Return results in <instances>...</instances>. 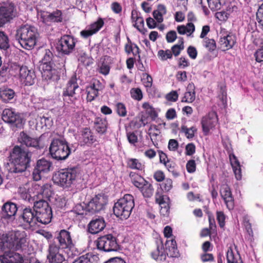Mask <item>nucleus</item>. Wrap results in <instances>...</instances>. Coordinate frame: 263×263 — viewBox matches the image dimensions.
<instances>
[{
  "label": "nucleus",
  "instance_id": "11",
  "mask_svg": "<svg viewBox=\"0 0 263 263\" xmlns=\"http://www.w3.org/2000/svg\"><path fill=\"white\" fill-rule=\"evenodd\" d=\"M107 198L104 194H98L92 197L85 207L86 212L91 214L97 213L105 208Z\"/></svg>",
  "mask_w": 263,
  "mask_h": 263
},
{
  "label": "nucleus",
  "instance_id": "10",
  "mask_svg": "<svg viewBox=\"0 0 263 263\" xmlns=\"http://www.w3.org/2000/svg\"><path fill=\"white\" fill-rule=\"evenodd\" d=\"M95 242L97 249L104 252L115 251L119 248L117 238L111 234L99 237Z\"/></svg>",
  "mask_w": 263,
  "mask_h": 263
},
{
  "label": "nucleus",
  "instance_id": "60",
  "mask_svg": "<svg viewBox=\"0 0 263 263\" xmlns=\"http://www.w3.org/2000/svg\"><path fill=\"white\" fill-rule=\"evenodd\" d=\"M178 96L179 95L177 90H172L166 94L165 99L168 101L175 102L178 100Z\"/></svg>",
  "mask_w": 263,
  "mask_h": 263
},
{
  "label": "nucleus",
  "instance_id": "19",
  "mask_svg": "<svg viewBox=\"0 0 263 263\" xmlns=\"http://www.w3.org/2000/svg\"><path fill=\"white\" fill-rule=\"evenodd\" d=\"M218 116L215 111H211L203 116L201 120L203 132L214 130L218 124Z\"/></svg>",
  "mask_w": 263,
  "mask_h": 263
},
{
  "label": "nucleus",
  "instance_id": "44",
  "mask_svg": "<svg viewBox=\"0 0 263 263\" xmlns=\"http://www.w3.org/2000/svg\"><path fill=\"white\" fill-rule=\"evenodd\" d=\"M72 263H96L94 256L89 253L83 255L76 259Z\"/></svg>",
  "mask_w": 263,
  "mask_h": 263
},
{
  "label": "nucleus",
  "instance_id": "18",
  "mask_svg": "<svg viewBox=\"0 0 263 263\" xmlns=\"http://www.w3.org/2000/svg\"><path fill=\"white\" fill-rule=\"evenodd\" d=\"M52 163L45 159L39 160L32 172V178L34 181L41 179L42 176L50 171Z\"/></svg>",
  "mask_w": 263,
  "mask_h": 263
},
{
  "label": "nucleus",
  "instance_id": "46",
  "mask_svg": "<svg viewBox=\"0 0 263 263\" xmlns=\"http://www.w3.org/2000/svg\"><path fill=\"white\" fill-rule=\"evenodd\" d=\"M203 45L210 52L214 51L216 48V43L215 41L213 39L205 37L203 40Z\"/></svg>",
  "mask_w": 263,
  "mask_h": 263
},
{
  "label": "nucleus",
  "instance_id": "38",
  "mask_svg": "<svg viewBox=\"0 0 263 263\" xmlns=\"http://www.w3.org/2000/svg\"><path fill=\"white\" fill-rule=\"evenodd\" d=\"M195 29V26L193 23L191 22L188 23L186 26L179 25L177 27V30L178 33L181 35L187 34L190 35L194 32Z\"/></svg>",
  "mask_w": 263,
  "mask_h": 263
},
{
  "label": "nucleus",
  "instance_id": "29",
  "mask_svg": "<svg viewBox=\"0 0 263 263\" xmlns=\"http://www.w3.org/2000/svg\"><path fill=\"white\" fill-rule=\"evenodd\" d=\"M196 98L195 86L193 83H190L187 85L186 91L181 98V101L183 103H192Z\"/></svg>",
  "mask_w": 263,
  "mask_h": 263
},
{
  "label": "nucleus",
  "instance_id": "31",
  "mask_svg": "<svg viewBox=\"0 0 263 263\" xmlns=\"http://www.w3.org/2000/svg\"><path fill=\"white\" fill-rule=\"evenodd\" d=\"M44 21L45 22L59 23L62 22L63 20L62 13L61 10H57L52 13L47 12L44 15Z\"/></svg>",
  "mask_w": 263,
  "mask_h": 263
},
{
  "label": "nucleus",
  "instance_id": "21",
  "mask_svg": "<svg viewBox=\"0 0 263 263\" xmlns=\"http://www.w3.org/2000/svg\"><path fill=\"white\" fill-rule=\"evenodd\" d=\"M220 195L227 206L230 210L234 209L235 206L234 199L231 190L227 184H223L221 186Z\"/></svg>",
  "mask_w": 263,
  "mask_h": 263
},
{
  "label": "nucleus",
  "instance_id": "3",
  "mask_svg": "<svg viewBox=\"0 0 263 263\" xmlns=\"http://www.w3.org/2000/svg\"><path fill=\"white\" fill-rule=\"evenodd\" d=\"M38 36L39 33L35 27L25 25L17 29L15 39L22 47L31 50L36 45Z\"/></svg>",
  "mask_w": 263,
  "mask_h": 263
},
{
  "label": "nucleus",
  "instance_id": "62",
  "mask_svg": "<svg viewBox=\"0 0 263 263\" xmlns=\"http://www.w3.org/2000/svg\"><path fill=\"white\" fill-rule=\"evenodd\" d=\"M186 169L188 173H193L196 170V164L193 159L189 160L186 164Z\"/></svg>",
  "mask_w": 263,
  "mask_h": 263
},
{
  "label": "nucleus",
  "instance_id": "17",
  "mask_svg": "<svg viewBox=\"0 0 263 263\" xmlns=\"http://www.w3.org/2000/svg\"><path fill=\"white\" fill-rule=\"evenodd\" d=\"M17 211L16 204L7 202L2 208L1 213V219L3 221H5L7 223L12 221L14 219Z\"/></svg>",
  "mask_w": 263,
  "mask_h": 263
},
{
  "label": "nucleus",
  "instance_id": "23",
  "mask_svg": "<svg viewBox=\"0 0 263 263\" xmlns=\"http://www.w3.org/2000/svg\"><path fill=\"white\" fill-rule=\"evenodd\" d=\"M106 227L103 217H98L92 219L88 224V231L92 234H98L103 231Z\"/></svg>",
  "mask_w": 263,
  "mask_h": 263
},
{
  "label": "nucleus",
  "instance_id": "6",
  "mask_svg": "<svg viewBox=\"0 0 263 263\" xmlns=\"http://www.w3.org/2000/svg\"><path fill=\"white\" fill-rule=\"evenodd\" d=\"M134 206L133 196L127 194L115 203L113 207L114 213L116 217L121 219H127L130 215Z\"/></svg>",
  "mask_w": 263,
  "mask_h": 263
},
{
  "label": "nucleus",
  "instance_id": "13",
  "mask_svg": "<svg viewBox=\"0 0 263 263\" xmlns=\"http://www.w3.org/2000/svg\"><path fill=\"white\" fill-rule=\"evenodd\" d=\"M15 69L19 72L20 82L26 86H31L34 84L36 79L35 72L26 66L16 65Z\"/></svg>",
  "mask_w": 263,
  "mask_h": 263
},
{
  "label": "nucleus",
  "instance_id": "5",
  "mask_svg": "<svg viewBox=\"0 0 263 263\" xmlns=\"http://www.w3.org/2000/svg\"><path fill=\"white\" fill-rule=\"evenodd\" d=\"M26 234L25 231H11L3 235L2 248L21 250L26 246Z\"/></svg>",
  "mask_w": 263,
  "mask_h": 263
},
{
  "label": "nucleus",
  "instance_id": "20",
  "mask_svg": "<svg viewBox=\"0 0 263 263\" xmlns=\"http://www.w3.org/2000/svg\"><path fill=\"white\" fill-rule=\"evenodd\" d=\"M40 69L42 77L46 80L57 81L60 79L57 70L52 67L51 63H41Z\"/></svg>",
  "mask_w": 263,
  "mask_h": 263
},
{
  "label": "nucleus",
  "instance_id": "22",
  "mask_svg": "<svg viewBox=\"0 0 263 263\" xmlns=\"http://www.w3.org/2000/svg\"><path fill=\"white\" fill-rule=\"evenodd\" d=\"M36 217V212H35L34 205L32 208L28 206H25L23 209L21 218L24 222L27 223L31 227H33L37 224Z\"/></svg>",
  "mask_w": 263,
  "mask_h": 263
},
{
  "label": "nucleus",
  "instance_id": "14",
  "mask_svg": "<svg viewBox=\"0 0 263 263\" xmlns=\"http://www.w3.org/2000/svg\"><path fill=\"white\" fill-rule=\"evenodd\" d=\"M77 39L70 35L61 36L57 47L58 50L63 54L69 55L74 50Z\"/></svg>",
  "mask_w": 263,
  "mask_h": 263
},
{
  "label": "nucleus",
  "instance_id": "41",
  "mask_svg": "<svg viewBox=\"0 0 263 263\" xmlns=\"http://www.w3.org/2000/svg\"><path fill=\"white\" fill-rule=\"evenodd\" d=\"M167 171L171 173L173 176L177 177L179 176V173L177 170L176 163L170 160H167L166 162L164 164Z\"/></svg>",
  "mask_w": 263,
  "mask_h": 263
},
{
  "label": "nucleus",
  "instance_id": "1",
  "mask_svg": "<svg viewBox=\"0 0 263 263\" xmlns=\"http://www.w3.org/2000/svg\"><path fill=\"white\" fill-rule=\"evenodd\" d=\"M74 246L71 232L62 229L58 233L53 241L49 244L47 259L52 262L64 261L65 258L61 252L71 251Z\"/></svg>",
  "mask_w": 263,
  "mask_h": 263
},
{
  "label": "nucleus",
  "instance_id": "64",
  "mask_svg": "<svg viewBox=\"0 0 263 263\" xmlns=\"http://www.w3.org/2000/svg\"><path fill=\"white\" fill-rule=\"evenodd\" d=\"M256 19L258 22L263 26V3L258 9L256 13Z\"/></svg>",
  "mask_w": 263,
  "mask_h": 263
},
{
  "label": "nucleus",
  "instance_id": "47",
  "mask_svg": "<svg viewBox=\"0 0 263 263\" xmlns=\"http://www.w3.org/2000/svg\"><path fill=\"white\" fill-rule=\"evenodd\" d=\"M18 192L20 197L25 200H27L29 202H33L34 203V200L32 198L28 192V190L24 187H20Z\"/></svg>",
  "mask_w": 263,
  "mask_h": 263
},
{
  "label": "nucleus",
  "instance_id": "40",
  "mask_svg": "<svg viewBox=\"0 0 263 263\" xmlns=\"http://www.w3.org/2000/svg\"><path fill=\"white\" fill-rule=\"evenodd\" d=\"M126 164L127 167L132 170L142 171L145 168L144 165L136 158H128L127 160Z\"/></svg>",
  "mask_w": 263,
  "mask_h": 263
},
{
  "label": "nucleus",
  "instance_id": "2",
  "mask_svg": "<svg viewBox=\"0 0 263 263\" xmlns=\"http://www.w3.org/2000/svg\"><path fill=\"white\" fill-rule=\"evenodd\" d=\"M9 171L11 173H22L29 167L31 155L18 145L14 146L8 157Z\"/></svg>",
  "mask_w": 263,
  "mask_h": 263
},
{
  "label": "nucleus",
  "instance_id": "63",
  "mask_svg": "<svg viewBox=\"0 0 263 263\" xmlns=\"http://www.w3.org/2000/svg\"><path fill=\"white\" fill-rule=\"evenodd\" d=\"M254 57L257 62H263V45L255 51Z\"/></svg>",
  "mask_w": 263,
  "mask_h": 263
},
{
  "label": "nucleus",
  "instance_id": "15",
  "mask_svg": "<svg viewBox=\"0 0 263 263\" xmlns=\"http://www.w3.org/2000/svg\"><path fill=\"white\" fill-rule=\"evenodd\" d=\"M2 249L4 254L0 256L1 263H30L28 259H24L22 255L15 252V250Z\"/></svg>",
  "mask_w": 263,
  "mask_h": 263
},
{
  "label": "nucleus",
  "instance_id": "4",
  "mask_svg": "<svg viewBox=\"0 0 263 263\" xmlns=\"http://www.w3.org/2000/svg\"><path fill=\"white\" fill-rule=\"evenodd\" d=\"M79 174L78 167H68L54 173L52 180L55 184L63 189H69L74 183Z\"/></svg>",
  "mask_w": 263,
  "mask_h": 263
},
{
  "label": "nucleus",
  "instance_id": "51",
  "mask_svg": "<svg viewBox=\"0 0 263 263\" xmlns=\"http://www.w3.org/2000/svg\"><path fill=\"white\" fill-rule=\"evenodd\" d=\"M132 98L136 100L140 101L143 98V93L140 88H134L130 90Z\"/></svg>",
  "mask_w": 263,
  "mask_h": 263
},
{
  "label": "nucleus",
  "instance_id": "49",
  "mask_svg": "<svg viewBox=\"0 0 263 263\" xmlns=\"http://www.w3.org/2000/svg\"><path fill=\"white\" fill-rule=\"evenodd\" d=\"M9 47V40L7 35L0 31V48L7 49Z\"/></svg>",
  "mask_w": 263,
  "mask_h": 263
},
{
  "label": "nucleus",
  "instance_id": "30",
  "mask_svg": "<svg viewBox=\"0 0 263 263\" xmlns=\"http://www.w3.org/2000/svg\"><path fill=\"white\" fill-rule=\"evenodd\" d=\"M129 177L133 185L138 189L147 181L143 176L134 172H130Z\"/></svg>",
  "mask_w": 263,
  "mask_h": 263
},
{
  "label": "nucleus",
  "instance_id": "58",
  "mask_svg": "<svg viewBox=\"0 0 263 263\" xmlns=\"http://www.w3.org/2000/svg\"><path fill=\"white\" fill-rule=\"evenodd\" d=\"M216 218L219 227L221 228L225 226L226 216L222 211H217L216 212Z\"/></svg>",
  "mask_w": 263,
  "mask_h": 263
},
{
  "label": "nucleus",
  "instance_id": "43",
  "mask_svg": "<svg viewBox=\"0 0 263 263\" xmlns=\"http://www.w3.org/2000/svg\"><path fill=\"white\" fill-rule=\"evenodd\" d=\"M155 202L158 204H166V202H171L169 197L164 195L161 192L157 191L155 196Z\"/></svg>",
  "mask_w": 263,
  "mask_h": 263
},
{
  "label": "nucleus",
  "instance_id": "59",
  "mask_svg": "<svg viewBox=\"0 0 263 263\" xmlns=\"http://www.w3.org/2000/svg\"><path fill=\"white\" fill-rule=\"evenodd\" d=\"M95 127L96 132H106L107 130L106 122L101 120L96 122Z\"/></svg>",
  "mask_w": 263,
  "mask_h": 263
},
{
  "label": "nucleus",
  "instance_id": "50",
  "mask_svg": "<svg viewBox=\"0 0 263 263\" xmlns=\"http://www.w3.org/2000/svg\"><path fill=\"white\" fill-rule=\"evenodd\" d=\"M104 24L103 18L99 17L96 22L90 25V28L96 33L103 26Z\"/></svg>",
  "mask_w": 263,
  "mask_h": 263
},
{
  "label": "nucleus",
  "instance_id": "37",
  "mask_svg": "<svg viewBox=\"0 0 263 263\" xmlns=\"http://www.w3.org/2000/svg\"><path fill=\"white\" fill-rule=\"evenodd\" d=\"M139 190L140 191L144 198H150L153 195L154 188L153 185L148 181L142 185Z\"/></svg>",
  "mask_w": 263,
  "mask_h": 263
},
{
  "label": "nucleus",
  "instance_id": "7",
  "mask_svg": "<svg viewBox=\"0 0 263 263\" xmlns=\"http://www.w3.org/2000/svg\"><path fill=\"white\" fill-rule=\"evenodd\" d=\"M51 157L57 160L66 159L71 153L68 142L65 139H53L49 146Z\"/></svg>",
  "mask_w": 263,
  "mask_h": 263
},
{
  "label": "nucleus",
  "instance_id": "36",
  "mask_svg": "<svg viewBox=\"0 0 263 263\" xmlns=\"http://www.w3.org/2000/svg\"><path fill=\"white\" fill-rule=\"evenodd\" d=\"M227 260L228 263H243L239 253L238 252L235 253L232 247L228 249Z\"/></svg>",
  "mask_w": 263,
  "mask_h": 263
},
{
  "label": "nucleus",
  "instance_id": "56",
  "mask_svg": "<svg viewBox=\"0 0 263 263\" xmlns=\"http://www.w3.org/2000/svg\"><path fill=\"white\" fill-rule=\"evenodd\" d=\"M210 8L212 11H216L221 8L220 0H208Z\"/></svg>",
  "mask_w": 263,
  "mask_h": 263
},
{
  "label": "nucleus",
  "instance_id": "42",
  "mask_svg": "<svg viewBox=\"0 0 263 263\" xmlns=\"http://www.w3.org/2000/svg\"><path fill=\"white\" fill-rule=\"evenodd\" d=\"M172 246L166 248V252L165 253L166 256L168 257H177L179 255V251L176 246V241L172 239L171 241Z\"/></svg>",
  "mask_w": 263,
  "mask_h": 263
},
{
  "label": "nucleus",
  "instance_id": "25",
  "mask_svg": "<svg viewBox=\"0 0 263 263\" xmlns=\"http://www.w3.org/2000/svg\"><path fill=\"white\" fill-rule=\"evenodd\" d=\"M102 89V86L100 81L95 80L89 86L87 87V97L88 102H91L99 95V91Z\"/></svg>",
  "mask_w": 263,
  "mask_h": 263
},
{
  "label": "nucleus",
  "instance_id": "28",
  "mask_svg": "<svg viewBox=\"0 0 263 263\" xmlns=\"http://www.w3.org/2000/svg\"><path fill=\"white\" fill-rule=\"evenodd\" d=\"M111 61V59L109 56L105 55L101 58L98 65V72L104 76L108 74L110 70Z\"/></svg>",
  "mask_w": 263,
  "mask_h": 263
},
{
  "label": "nucleus",
  "instance_id": "26",
  "mask_svg": "<svg viewBox=\"0 0 263 263\" xmlns=\"http://www.w3.org/2000/svg\"><path fill=\"white\" fill-rule=\"evenodd\" d=\"M18 141L27 147H32L37 149L41 148L39 144V139L32 138L26 133H20V136L18 137Z\"/></svg>",
  "mask_w": 263,
  "mask_h": 263
},
{
  "label": "nucleus",
  "instance_id": "34",
  "mask_svg": "<svg viewBox=\"0 0 263 263\" xmlns=\"http://www.w3.org/2000/svg\"><path fill=\"white\" fill-rule=\"evenodd\" d=\"M15 96L14 91L11 88L4 87L0 88V98L4 102H9Z\"/></svg>",
  "mask_w": 263,
  "mask_h": 263
},
{
  "label": "nucleus",
  "instance_id": "54",
  "mask_svg": "<svg viewBox=\"0 0 263 263\" xmlns=\"http://www.w3.org/2000/svg\"><path fill=\"white\" fill-rule=\"evenodd\" d=\"M170 204L171 202H166L165 204L163 203L159 204L160 207V213L161 215L164 217L168 216L170 212Z\"/></svg>",
  "mask_w": 263,
  "mask_h": 263
},
{
  "label": "nucleus",
  "instance_id": "52",
  "mask_svg": "<svg viewBox=\"0 0 263 263\" xmlns=\"http://www.w3.org/2000/svg\"><path fill=\"white\" fill-rule=\"evenodd\" d=\"M158 55L161 60L164 61L168 59L172 58V53L170 50H160L158 52Z\"/></svg>",
  "mask_w": 263,
  "mask_h": 263
},
{
  "label": "nucleus",
  "instance_id": "48",
  "mask_svg": "<svg viewBox=\"0 0 263 263\" xmlns=\"http://www.w3.org/2000/svg\"><path fill=\"white\" fill-rule=\"evenodd\" d=\"M160 186L163 192L167 193L173 189V180L171 178H166L162 181Z\"/></svg>",
  "mask_w": 263,
  "mask_h": 263
},
{
  "label": "nucleus",
  "instance_id": "61",
  "mask_svg": "<svg viewBox=\"0 0 263 263\" xmlns=\"http://www.w3.org/2000/svg\"><path fill=\"white\" fill-rule=\"evenodd\" d=\"M153 178L157 182H161L165 179V175L162 171L157 170L154 173Z\"/></svg>",
  "mask_w": 263,
  "mask_h": 263
},
{
  "label": "nucleus",
  "instance_id": "27",
  "mask_svg": "<svg viewBox=\"0 0 263 263\" xmlns=\"http://www.w3.org/2000/svg\"><path fill=\"white\" fill-rule=\"evenodd\" d=\"M151 257L158 262L164 261L166 259L163 245L162 241L157 242L156 249L151 253Z\"/></svg>",
  "mask_w": 263,
  "mask_h": 263
},
{
  "label": "nucleus",
  "instance_id": "45",
  "mask_svg": "<svg viewBox=\"0 0 263 263\" xmlns=\"http://www.w3.org/2000/svg\"><path fill=\"white\" fill-rule=\"evenodd\" d=\"M51 120L50 118L45 117L44 116L40 118V123L37 122L36 123V130H39L40 129L38 127H41V129L43 130H46L47 127L50 125Z\"/></svg>",
  "mask_w": 263,
  "mask_h": 263
},
{
  "label": "nucleus",
  "instance_id": "39",
  "mask_svg": "<svg viewBox=\"0 0 263 263\" xmlns=\"http://www.w3.org/2000/svg\"><path fill=\"white\" fill-rule=\"evenodd\" d=\"M142 108L144 109L145 114L152 120H155L158 117V112L156 109L153 107L148 102H144L143 103Z\"/></svg>",
  "mask_w": 263,
  "mask_h": 263
},
{
  "label": "nucleus",
  "instance_id": "35",
  "mask_svg": "<svg viewBox=\"0 0 263 263\" xmlns=\"http://www.w3.org/2000/svg\"><path fill=\"white\" fill-rule=\"evenodd\" d=\"M227 260L228 263H243L239 253L238 252L235 253L232 247L228 249Z\"/></svg>",
  "mask_w": 263,
  "mask_h": 263
},
{
  "label": "nucleus",
  "instance_id": "53",
  "mask_svg": "<svg viewBox=\"0 0 263 263\" xmlns=\"http://www.w3.org/2000/svg\"><path fill=\"white\" fill-rule=\"evenodd\" d=\"M116 111L120 117H125L126 115L127 111L125 105L122 103H118L116 105Z\"/></svg>",
  "mask_w": 263,
  "mask_h": 263
},
{
  "label": "nucleus",
  "instance_id": "12",
  "mask_svg": "<svg viewBox=\"0 0 263 263\" xmlns=\"http://www.w3.org/2000/svg\"><path fill=\"white\" fill-rule=\"evenodd\" d=\"M2 119L5 122L10 123L13 127L17 129L23 127L25 120L18 113L11 108H5L2 113Z\"/></svg>",
  "mask_w": 263,
  "mask_h": 263
},
{
  "label": "nucleus",
  "instance_id": "24",
  "mask_svg": "<svg viewBox=\"0 0 263 263\" xmlns=\"http://www.w3.org/2000/svg\"><path fill=\"white\" fill-rule=\"evenodd\" d=\"M236 42V37L234 35L230 33L227 34L226 35L220 36L218 42L219 48L222 51H227L232 49Z\"/></svg>",
  "mask_w": 263,
  "mask_h": 263
},
{
  "label": "nucleus",
  "instance_id": "57",
  "mask_svg": "<svg viewBox=\"0 0 263 263\" xmlns=\"http://www.w3.org/2000/svg\"><path fill=\"white\" fill-rule=\"evenodd\" d=\"M53 57V53L49 49H45L44 57L42 59L41 63H51Z\"/></svg>",
  "mask_w": 263,
  "mask_h": 263
},
{
  "label": "nucleus",
  "instance_id": "16",
  "mask_svg": "<svg viewBox=\"0 0 263 263\" xmlns=\"http://www.w3.org/2000/svg\"><path fill=\"white\" fill-rule=\"evenodd\" d=\"M17 15V11L12 3L0 7V27L13 19Z\"/></svg>",
  "mask_w": 263,
  "mask_h": 263
},
{
  "label": "nucleus",
  "instance_id": "55",
  "mask_svg": "<svg viewBox=\"0 0 263 263\" xmlns=\"http://www.w3.org/2000/svg\"><path fill=\"white\" fill-rule=\"evenodd\" d=\"M141 80L145 87L151 88L152 86L153 78L149 74L143 73V78Z\"/></svg>",
  "mask_w": 263,
  "mask_h": 263
},
{
  "label": "nucleus",
  "instance_id": "9",
  "mask_svg": "<svg viewBox=\"0 0 263 263\" xmlns=\"http://www.w3.org/2000/svg\"><path fill=\"white\" fill-rule=\"evenodd\" d=\"M79 88L76 74H73L68 81L62 91V97L65 103L74 104L77 100L76 91Z\"/></svg>",
  "mask_w": 263,
  "mask_h": 263
},
{
  "label": "nucleus",
  "instance_id": "8",
  "mask_svg": "<svg viewBox=\"0 0 263 263\" xmlns=\"http://www.w3.org/2000/svg\"><path fill=\"white\" fill-rule=\"evenodd\" d=\"M34 208L36 212L37 222L47 224L52 218V212L48 202L42 199L34 202Z\"/></svg>",
  "mask_w": 263,
  "mask_h": 263
},
{
  "label": "nucleus",
  "instance_id": "32",
  "mask_svg": "<svg viewBox=\"0 0 263 263\" xmlns=\"http://www.w3.org/2000/svg\"><path fill=\"white\" fill-rule=\"evenodd\" d=\"M132 19L135 22L134 27L142 34H145L146 29L144 28V22L142 17L139 16L137 12H132Z\"/></svg>",
  "mask_w": 263,
  "mask_h": 263
},
{
  "label": "nucleus",
  "instance_id": "33",
  "mask_svg": "<svg viewBox=\"0 0 263 263\" xmlns=\"http://www.w3.org/2000/svg\"><path fill=\"white\" fill-rule=\"evenodd\" d=\"M92 133H81L79 141L81 145L90 146L96 141V138Z\"/></svg>",
  "mask_w": 263,
  "mask_h": 263
}]
</instances>
